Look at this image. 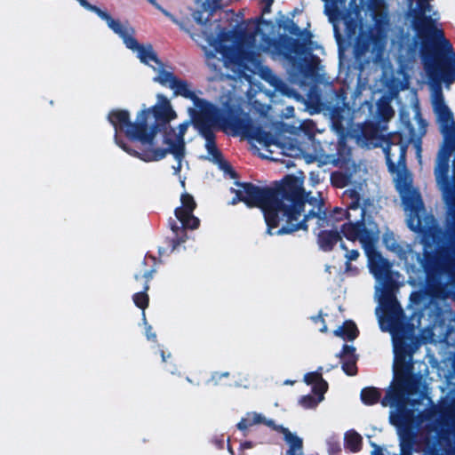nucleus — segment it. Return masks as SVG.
Here are the masks:
<instances>
[{"label": "nucleus", "instance_id": "1", "mask_svg": "<svg viewBox=\"0 0 455 455\" xmlns=\"http://www.w3.org/2000/svg\"><path fill=\"white\" fill-rule=\"evenodd\" d=\"M347 217L350 222L343 225L342 234L348 241L358 239L364 249L370 272L377 281L375 298L379 307L376 308V315L380 328L392 334L395 380L381 403L390 408V421L399 428L400 445H411L410 434L403 432V427L407 429L411 424L407 406L410 402L413 404L427 402V405L430 400L426 387H421L418 377L412 373L411 356L403 353V341L395 333L393 321L399 319L402 309L388 287L393 282L391 266L374 248L379 228L370 218L365 217V210L357 203L350 204Z\"/></svg>", "mask_w": 455, "mask_h": 455}, {"label": "nucleus", "instance_id": "2", "mask_svg": "<svg viewBox=\"0 0 455 455\" xmlns=\"http://www.w3.org/2000/svg\"><path fill=\"white\" fill-rule=\"evenodd\" d=\"M153 117L164 123L177 117L170 100L163 94L156 95V103L151 108L143 106L133 123L130 121L127 110L113 109L108 115L116 131L115 141L124 151L144 162L159 161L170 153L177 162L172 166L177 175L182 168L185 156L183 137L190 122H184L176 129L164 124L160 130L153 124Z\"/></svg>", "mask_w": 455, "mask_h": 455}, {"label": "nucleus", "instance_id": "3", "mask_svg": "<svg viewBox=\"0 0 455 455\" xmlns=\"http://www.w3.org/2000/svg\"><path fill=\"white\" fill-rule=\"evenodd\" d=\"M302 185L303 179L295 176L286 178L283 191L243 184L234 190L235 197L230 204L243 202L249 207L260 208L267 226V232L271 235L307 229L306 222L313 217L317 218L319 228L328 226V220L320 216V194H305Z\"/></svg>", "mask_w": 455, "mask_h": 455}, {"label": "nucleus", "instance_id": "4", "mask_svg": "<svg viewBox=\"0 0 455 455\" xmlns=\"http://www.w3.org/2000/svg\"><path fill=\"white\" fill-rule=\"evenodd\" d=\"M272 28L268 21H251L246 28V38L242 46L235 45L228 40H214L206 37L212 47L208 55V65L218 69L222 76L236 79L244 77L247 80L251 73L261 70L259 53L271 51V40L267 30Z\"/></svg>", "mask_w": 455, "mask_h": 455}, {"label": "nucleus", "instance_id": "5", "mask_svg": "<svg viewBox=\"0 0 455 455\" xmlns=\"http://www.w3.org/2000/svg\"><path fill=\"white\" fill-rule=\"evenodd\" d=\"M430 103L443 138L434 169L436 186L444 204L455 206V160L450 175V157L455 151V118L438 85L431 84Z\"/></svg>", "mask_w": 455, "mask_h": 455}, {"label": "nucleus", "instance_id": "6", "mask_svg": "<svg viewBox=\"0 0 455 455\" xmlns=\"http://www.w3.org/2000/svg\"><path fill=\"white\" fill-rule=\"evenodd\" d=\"M401 126L398 132L389 134L380 145L383 148L389 171L395 165L405 164L406 148L413 143L419 159L421 157L420 140L427 132V123L423 120L417 106L410 111H402Z\"/></svg>", "mask_w": 455, "mask_h": 455}, {"label": "nucleus", "instance_id": "7", "mask_svg": "<svg viewBox=\"0 0 455 455\" xmlns=\"http://www.w3.org/2000/svg\"><path fill=\"white\" fill-rule=\"evenodd\" d=\"M154 81L170 88L175 96H182L190 100L193 102V107L189 108L188 110L194 121L197 116H206L209 108L212 111L218 110L213 105L201 100L192 89L190 84L176 77L172 72L162 71L160 75L154 77Z\"/></svg>", "mask_w": 455, "mask_h": 455}, {"label": "nucleus", "instance_id": "8", "mask_svg": "<svg viewBox=\"0 0 455 455\" xmlns=\"http://www.w3.org/2000/svg\"><path fill=\"white\" fill-rule=\"evenodd\" d=\"M154 81L170 88L175 96H182L190 100L193 102V107L189 108L188 110L194 121L197 116H206L209 108L212 111L218 110L213 105L201 100L192 89L190 84L176 77L172 72L162 71L160 75L154 77Z\"/></svg>", "mask_w": 455, "mask_h": 455}, {"label": "nucleus", "instance_id": "9", "mask_svg": "<svg viewBox=\"0 0 455 455\" xmlns=\"http://www.w3.org/2000/svg\"><path fill=\"white\" fill-rule=\"evenodd\" d=\"M389 172L394 176L396 189L406 209L408 210L411 207L412 209L420 208L422 204L419 192L411 187L412 179L405 167V164H403L402 166L395 165L394 171Z\"/></svg>", "mask_w": 455, "mask_h": 455}, {"label": "nucleus", "instance_id": "10", "mask_svg": "<svg viewBox=\"0 0 455 455\" xmlns=\"http://www.w3.org/2000/svg\"><path fill=\"white\" fill-rule=\"evenodd\" d=\"M219 111L207 110L206 116H197L194 121L195 125L205 139V148L208 152L206 159L222 165L220 155L215 147L214 137L212 130L218 124ZM224 169V166H221Z\"/></svg>", "mask_w": 455, "mask_h": 455}, {"label": "nucleus", "instance_id": "11", "mask_svg": "<svg viewBox=\"0 0 455 455\" xmlns=\"http://www.w3.org/2000/svg\"><path fill=\"white\" fill-rule=\"evenodd\" d=\"M423 62L426 72L431 79L429 82V89L431 84L438 85L441 89L442 83L445 84L447 88L455 81V68L451 69L444 63L441 58L434 53L431 55H423Z\"/></svg>", "mask_w": 455, "mask_h": 455}, {"label": "nucleus", "instance_id": "12", "mask_svg": "<svg viewBox=\"0 0 455 455\" xmlns=\"http://www.w3.org/2000/svg\"><path fill=\"white\" fill-rule=\"evenodd\" d=\"M384 243L389 251L395 252L403 261L408 273H414L424 269L423 259L419 254L414 252L409 244L398 243L392 235H386Z\"/></svg>", "mask_w": 455, "mask_h": 455}, {"label": "nucleus", "instance_id": "13", "mask_svg": "<svg viewBox=\"0 0 455 455\" xmlns=\"http://www.w3.org/2000/svg\"><path fill=\"white\" fill-rule=\"evenodd\" d=\"M89 11L95 12L101 20L106 21L108 27L123 40L128 49L137 47V40L134 38V29L121 21L112 18L108 12L100 10L97 6H92Z\"/></svg>", "mask_w": 455, "mask_h": 455}, {"label": "nucleus", "instance_id": "14", "mask_svg": "<svg viewBox=\"0 0 455 455\" xmlns=\"http://www.w3.org/2000/svg\"><path fill=\"white\" fill-rule=\"evenodd\" d=\"M304 381L312 386L313 392L316 395V397L310 395L302 396L299 403L305 409L315 408L323 400V395L327 391L328 384L322 378L320 371L309 372L304 376Z\"/></svg>", "mask_w": 455, "mask_h": 455}, {"label": "nucleus", "instance_id": "15", "mask_svg": "<svg viewBox=\"0 0 455 455\" xmlns=\"http://www.w3.org/2000/svg\"><path fill=\"white\" fill-rule=\"evenodd\" d=\"M181 206L175 210L176 218L182 228L195 229L199 226V220L193 215L196 208L194 198L188 194H182L180 197Z\"/></svg>", "mask_w": 455, "mask_h": 455}, {"label": "nucleus", "instance_id": "16", "mask_svg": "<svg viewBox=\"0 0 455 455\" xmlns=\"http://www.w3.org/2000/svg\"><path fill=\"white\" fill-rule=\"evenodd\" d=\"M131 50L137 53V57L142 63L151 67L152 69L157 73V76L160 75L162 71H166L163 68L161 61L157 59L151 45H140L137 42V47Z\"/></svg>", "mask_w": 455, "mask_h": 455}, {"label": "nucleus", "instance_id": "17", "mask_svg": "<svg viewBox=\"0 0 455 455\" xmlns=\"http://www.w3.org/2000/svg\"><path fill=\"white\" fill-rule=\"evenodd\" d=\"M260 1L265 4L263 12L264 13L269 12L273 0H260ZM196 3L199 7L204 9V12L197 11L193 13V18L198 24H205L206 21H208V20H209L210 12L218 9L220 6V0H216V3H214V4H212L211 0H208L207 3H204L203 1L196 0Z\"/></svg>", "mask_w": 455, "mask_h": 455}, {"label": "nucleus", "instance_id": "18", "mask_svg": "<svg viewBox=\"0 0 455 455\" xmlns=\"http://www.w3.org/2000/svg\"><path fill=\"white\" fill-rule=\"evenodd\" d=\"M266 425L267 427L279 431L282 426H277L272 419H267L263 414L255 411L247 412L244 417L237 424V428L241 431H245L248 428L256 425Z\"/></svg>", "mask_w": 455, "mask_h": 455}, {"label": "nucleus", "instance_id": "19", "mask_svg": "<svg viewBox=\"0 0 455 455\" xmlns=\"http://www.w3.org/2000/svg\"><path fill=\"white\" fill-rule=\"evenodd\" d=\"M432 0H418L420 16L418 19V28L421 30L436 22L439 20V13L431 5Z\"/></svg>", "mask_w": 455, "mask_h": 455}, {"label": "nucleus", "instance_id": "20", "mask_svg": "<svg viewBox=\"0 0 455 455\" xmlns=\"http://www.w3.org/2000/svg\"><path fill=\"white\" fill-rule=\"evenodd\" d=\"M243 132L251 140L258 141L265 147L277 145L278 140L275 133L267 130V127H241Z\"/></svg>", "mask_w": 455, "mask_h": 455}, {"label": "nucleus", "instance_id": "21", "mask_svg": "<svg viewBox=\"0 0 455 455\" xmlns=\"http://www.w3.org/2000/svg\"><path fill=\"white\" fill-rule=\"evenodd\" d=\"M419 34L422 37L431 36L434 40L439 41L440 45L443 48V50L449 53H452V45L451 43L445 39L443 31L435 24L419 30Z\"/></svg>", "mask_w": 455, "mask_h": 455}, {"label": "nucleus", "instance_id": "22", "mask_svg": "<svg viewBox=\"0 0 455 455\" xmlns=\"http://www.w3.org/2000/svg\"><path fill=\"white\" fill-rule=\"evenodd\" d=\"M280 433L283 434L284 441L289 445L286 455H303L302 454V439L297 435L291 433L286 427H280Z\"/></svg>", "mask_w": 455, "mask_h": 455}, {"label": "nucleus", "instance_id": "23", "mask_svg": "<svg viewBox=\"0 0 455 455\" xmlns=\"http://www.w3.org/2000/svg\"><path fill=\"white\" fill-rule=\"evenodd\" d=\"M355 347L353 346L345 345L343 348L342 361L343 371L350 376L356 373Z\"/></svg>", "mask_w": 455, "mask_h": 455}, {"label": "nucleus", "instance_id": "24", "mask_svg": "<svg viewBox=\"0 0 455 455\" xmlns=\"http://www.w3.org/2000/svg\"><path fill=\"white\" fill-rule=\"evenodd\" d=\"M317 235L319 244L321 248L324 251L331 250L336 243L342 242L339 234L332 230L318 231Z\"/></svg>", "mask_w": 455, "mask_h": 455}, {"label": "nucleus", "instance_id": "25", "mask_svg": "<svg viewBox=\"0 0 455 455\" xmlns=\"http://www.w3.org/2000/svg\"><path fill=\"white\" fill-rule=\"evenodd\" d=\"M334 334L343 339L353 340L357 337L358 330L355 323L347 321L334 331Z\"/></svg>", "mask_w": 455, "mask_h": 455}, {"label": "nucleus", "instance_id": "26", "mask_svg": "<svg viewBox=\"0 0 455 455\" xmlns=\"http://www.w3.org/2000/svg\"><path fill=\"white\" fill-rule=\"evenodd\" d=\"M403 207L407 214L406 221L408 227L412 231L418 232L420 229V220L419 213L422 210L423 204H421V207L419 209H412L411 207L407 210L404 204Z\"/></svg>", "mask_w": 455, "mask_h": 455}, {"label": "nucleus", "instance_id": "27", "mask_svg": "<svg viewBox=\"0 0 455 455\" xmlns=\"http://www.w3.org/2000/svg\"><path fill=\"white\" fill-rule=\"evenodd\" d=\"M362 443V436L354 430L347 431L345 434V444L352 451L360 449Z\"/></svg>", "mask_w": 455, "mask_h": 455}, {"label": "nucleus", "instance_id": "28", "mask_svg": "<svg viewBox=\"0 0 455 455\" xmlns=\"http://www.w3.org/2000/svg\"><path fill=\"white\" fill-rule=\"evenodd\" d=\"M380 397V393L377 388L366 387L361 392V399L363 403L371 405L375 403Z\"/></svg>", "mask_w": 455, "mask_h": 455}, {"label": "nucleus", "instance_id": "29", "mask_svg": "<svg viewBox=\"0 0 455 455\" xmlns=\"http://www.w3.org/2000/svg\"><path fill=\"white\" fill-rule=\"evenodd\" d=\"M340 247L347 251L346 254H345V257L347 259V266H346V270L347 271H351L352 267H351V265H350V261H353V260H355L358 257H359V252L357 250H355V249H351V250H348V248L346 246V244L341 242L340 243Z\"/></svg>", "mask_w": 455, "mask_h": 455}, {"label": "nucleus", "instance_id": "30", "mask_svg": "<svg viewBox=\"0 0 455 455\" xmlns=\"http://www.w3.org/2000/svg\"><path fill=\"white\" fill-rule=\"evenodd\" d=\"M153 6H155L157 10H159L164 15H165L167 18H169L173 23L180 26L181 29H184L188 32H189L183 23L180 22L172 13H170L167 10L164 9L159 4L156 3V0H148Z\"/></svg>", "mask_w": 455, "mask_h": 455}, {"label": "nucleus", "instance_id": "31", "mask_svg": "<svg viewBox=\"0 0 455 455\" xmlns=\"http://www.w3.org/2000/svg\"><path fill=\"white\" fill-rule=\"evenodd\" d=\"M135 305L141 308L143 311L148 305V297L146 292H138L133 296Z\"/></svg>", "mask_w": 455, "mask_h": 455}, {"label": "nucleus", "instance_id": "32", "mask_svg": "<svg viewBox=\"0 0 455 455\" xmlns=\"http://www.w3.org/2000/svg\"><path fill=\"white\" fill-rule=\"evenodd\" d=\"M142 320H143V323L145 325V331H146V336H147L148 339L155 341L156 339V334L152 331L151 325H149L148 323L145 312L142 313Z\"/></svg>", "mask_w": 455, "mask_h": 455}, {"label": "nucleus", "instance_id": "33", "mask_svg": "<svg viewBox=\"0 0 455 455\" xmlns=\"http://www.w3.org/2000/svg\"><path fill=\"white\" fill-rule=\"evenodd\" d=\"M394 114H395V111L389 105L384 106L380 110V115L386 121L392 118Z\"/></svg>", "mask_w": 455, "mask_h": 455}, {"label": "nucleus", "instance_id": "34", "mask_svg": "<svg viewBox=\"0 0 455 455\" xmlns=\"http://www.w3.org/2000/svg\"><path fill=\"white\" fill-rule=\"evenodd\" d=\"M229 376V373L228 371L224 372H213L211 377V381L213 382L215 385H218L220 382V379L222 378H227Z\"/></svg>", "mask_w": 455, "mask_h": 455}, {"label": "nucleus", "instance_id": "35", "mask_svg": "<svg viewBox=\"0 0 455 455\" xmlns=\"http://www.w3.org/2000/svg\"><path fill=\"white\" fill-rule=\"evenodd\" d=\"M312 320L316 323L318 324L319 323V331L321 332H325L327 331V326L323 321V319L322 318L321 315H316V316H313L312 317Z\"/></svg>", "mask_w": 455, "mask_h": 455}, {"label": "nucleus", "instance_id": "36", "mask_svg": "<svg viewBox=\"0 0 455 455\" xmlns=\"http://www.w3.org/2000/svg\"><path fill=\"white\" fill-rule=\"evenodd\" d=\"M84 8L90 10L93 5L90 4L86 0H76Z\"/></svg>", "mask_w": 455, "mask_h": 455}, {"label": "nucleus", "instance_id": "37", "mask_svg": "<svg viewBox=\"0 0 455 455\" xmlns=\"http://www.w3.org/2000/svg\"><path fill=\"white\" fill-rule=\"evenodd\" d=\"M176 240L179 242V243H184L186 241V235H182L180 236V235L177 233L176 234Z\"/></svg>", "mask_w": 455, "mask_h": 455}, {"label": "nucleus", "instance_id": "38", "mask_svg": "<svg viewBox=\"0 0 455 455\" xmlns=\"http://www.w3.org/2000/svg\"><path fill=\"white\" fill-rule=\"evenodd\" d=\"M325 12H326V13L330 16V18H332L333 13H332V12L331 11L330 6H329V4H328L327 2H326V4H325Z\"/></svg>", "mask_w": 455, "mask_h": 455}, {"label": "nucleus", "instance_id": "39", "mask_svg": "<svg viewBox=\"0 0 455 455\" xmlns=\"http://www.w3.org/2000/svg\"><path fill=\"white\" fill-rule=\"evenodd\" d=\"M161 357L162 360L165 362L167 358L171 357V354H165L164 350H161Z\"/></svg>", "mask_w": 455, "mask_h": 455}, {"label": "nucleus", "instance_id": "40", "mask_svg": "<svg viewBox=\"0 0 455 455\" xmlns=\"http://www.w3.org/2000/svg\"><path fill=\"white\" fill-rule=\"evenodd\" d=\"M286 110H287V116H293V112H294L293 108H291V107H288V108H286Z\"/></svg>", "mask_w": 455, "mask_h": 455}, {"label": "nucleus", "instance_id": "41", "mask_svg": "<svg viewBox=\"0 0 455 455\" xmlns=\"http://www.w3.org/2000/svg\"><path fill=\"white\" fill-rule=\"evenodd\" d=\"M242 447L243 449H251L252 447V444L249 442H245L242 444Z\"/></svg>", "mask_w": 455, "mask_h": 455}, {"label": "nucleus", "instance_id": "42", "mask_svg": "<svg viewBox=\"0 0 455 455\" xmlns=\"http://www.w3.org/2000/svg\"><path fill=\"white\" fill-rule=\"evenodd\" d=\"M144 277L146 278L147 282H148L149 279L152 277V272H146L144 274Z\"/></svg>", "mask_w": 455, "mask_h": 455}, {"label": "nucleus", "instance_id": "43", "mask_svg": "<svg viewBox=\"0 0 455 455\" xmlns=\"http://www.w3.org/2000/svg\"><path fill=\"white\" fill-rule=\"evenodd\" d=\"M226 104L228 105V107L232 111H234V108H235V104H233V103H228V102H227Z\"/></svg>", "mask_w": 455, "mask_h": 455}, {"label": "nucleus", "instance_id": "44", "mask_svg": "<svg viewBox=\"0 0 455 455\" xmlns=\"http://www.w3.org/2000/svg\"><path fill=\"white\" fill-rule=\"evenodd\" d=\"M172 374L176 372V368L173 366L172 369L169 370Z\"/></svg>", "mask_w": 455, "mask_h": 455}, {"label": "nucleus", "instance_id": "45", "mask_svg": "<svg viewBox=\"0 0 455 455\" xmlns=\"http://www.w3.org/2000/svg\"><path fill=\"white\" fill-rule=\"evenodd\" d=\"M284 384H286V385H292V384H293V381H291V380H286V381L284 382Z\"/></svg>", "mask_w": 455, "mask_h": 455}, {"label": "nucleus", "instance_id": "46", "mask_svg": "<svg viewBox=\"0 0 455 455\" xmlns=\"http://www.w3.org/2000/svg\"><path fill=\"white\" fill-rule=\"evenodd\" d=\"M172 230H173L174 232H178V230H179V228H178V227H172Z\"/></svg>", "mask_w": 455, "mask_h": 455}, {"label": "nucleus", "instance_id": "47", "mask_svg": "<svg viewBox=\"0 0 455 455\" xmlns=\"http://www.w3.org/2000/svg\"><path fill=\"white\" fill-rule=\"evenodd\" d=\"M180 183H181V186L184 187L185 186V180H180Z\"/></svg>", "mask_w": 455, "mask_h": 455}, {"label": "nucleus", "instance_id": "48", "mask_svg": "<svg viewBox=\"0 0 455 455\" xmlns=\"http://www.w3.org/2000/svg\"><path fill=\"white\" fill-rule=\"evenodd\" d=\"M454 68H455V60H454Z\"/></svg>", "mask_w": 455, "mask_h": 455}]
</instances>
